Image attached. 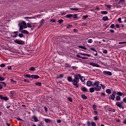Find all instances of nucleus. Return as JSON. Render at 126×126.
<instances>
[{
	"label": "nucleus",
	"instance_id": "09e8293b",
	"mask_svg": "<svg viewBox=\"0 0 126 126\" xmlns=\"http://www.w3.org/2000/svg\"><path fill=\"white\" fill-rule=\"evenodd\" d=\"M118 21H119V22L120 23H122V18H119L118 19Z\"/></svg>",
	"mask_w": 126,
	"mask_h": 126
},
{
	"label": "nucleus",
	"instance_id": "13d9d810",
	"mask_svg": "<svg viewBox=\"0 0 126 126\" xmlns=\"http://www.w3.org/2000/svg\"><path fill=\"white\" fill-rule=\"evenodd\" d=\"M50 21L51 22H53V23H56V20H55V19H51Z\"/></svg>",
	"mask_w": 126,
	"mask_h": 126
},
{
	"label": "nucleus",
	"instance_id": "0e129e2a",
	"mask_svg": "<svg viewBox=\"0 0 126 126\" xmlns=\"http://www.w3.org/2000/svg\"><path fill=\"white\" fill-rule=\"evenodd\" d=\"M0 67H4V66H5V64H4V63L1 64L0 65Z\"/></svg>",
	"mask_w": 126,
	"mask_h": 126
},
{
	"label": "nucleus",
	"instance_id": "423d86ee",
	"mask_svg": "<svg viewBox=\"0 0 126 126\" xmlns=\"http://www.w3.org/2000/svg\"><path fill=\"white\" fill-rule=\"evenodd\" d=\"M90 65H92V66H95V67H100V65L97 63H90Z\"/></svg>",
	"mask_w": 126,
	"mask_h": 126
},
{
	"label": "nucleus",
	"instance_id": "aec40b11",
	"mask_svg": "<svg viewBox=\"0 0 126 126\" xmlns=\"http://www.w3.org/2000/svg\"><path fill=\"white\" fill-rule=\"evenodd\" d=\"M94 91H95V88L92 87L90 88V92H91V93H93V92H94Z\"/></svg>",
	"mask_w": 126,
	"mask_h": 126
},
{
	"label": "nucleus",
	"instance_id": "bb28decb",
	"mask_svg": "<svg viewBox=\"0 0 126 126\" xmlns=\"http://www.w3.org/2000/svg\"><path fill=\"white\" fill-rule=\"evenodd\" d=\"M79 48H80L81 49H83V50H87V48L85 47L84 46H78Z\"/></svg>",
	"mask_w": 126,
	"mask_h": 126
},
{
	"label": "nucleus",
	"instance_id": "393cba45",
	"mask_svg": "<svg viewBox=\"0 0 126 126\" xmlns=\"http://www.w3.org/2000/svg\"><path fill=\"white\" fill-rule=\"evenodd\" d=\"M44 121L45 122V123H47V124H49V123H51V120L48 119H44Z\"/></svg>",
	"mask_w": 126,
	"mask_h": 126
},
{
	"label": "nucleus",
	"instance_id": "dca6fc26",
	"mask_svg": "<svg viewBox=\"0 0 126 126\" xmlns=\"http://www.w3.org/2000/svg\"><path fill=\"white\" fill-rule=\"evenodd\" d=\"M13 33L15 34V35L12 36L13 38H16V37L18 36L17 34H18V31L14 32Z\"/></svg>",
	"mask_w": 126,
	"mask_h": 126
},
{
	"label": "nucleus",
	"instance_id": "412c9836",
	"mask_svg": "<svg viewBox=\"0 0 126 126\" xmlns=\"http://www.w3.org/2000/svg\"><path fill=\"white\" fill-rule=\"evenodd\" d=\"M63 74H60L57 77V79H59V78H63Z\"/></svg>",
	"mask_w": 126,
	"mask_h": 126
},
{
	"label": "nucleus",
	"instance_id": "e433bc0d",
	"mask_svg": "<svg viewBox=\"0 0 126 126\" xmlns=\"http://www.w3.org/2000/svg\"><path fill=\"white\" fill-rule=\"evenodd\" d=\"M117 94L118 95V96H123V93H122L121 92H117Z\"/></svg>",
	"mask_w": 126,
	"mask_h": 126
},
{
	"label": "nucleus",
	"instance_id": "7c9ffc66",
	"mask_svg": "<svg viewBox=\"0 0 126 126\" xmlns=\"http://www.w3.org/2000/svg\"><path fill=\"white\" fill-rule=\"evenodd\" d=\"M88 124H89L90 125H91V126H96V124L93 122L91 123H90V122H89Z\"/></svg>",
	"mask_w": 126,
	"mask_h": 126
},
{
	"label": "nucleus",
	"instance_id": "c9c22d12",
	"mask_svg": "<svg viewBox=\"0 0 126 126\" xmlns=\"http://www.w3.org/2000/svg\"><path fill=\"white\" fill-rule=\"evenodd\" d=\"M35 84L38 86H41L42 85V83L41 82H36L35 83Z\"/></svg>",
	"mask_w": 126,
	"mask_h": 126
},
{
	"label": "nucleus",
	"instance_id": "5fc2aeb1",
	"mask_svg": "<svg viewBox=\"0 0 126 126\" xmlns=\"http://www.w3.org/2000/svg\"><path fill=\"white\" fill-rule=\"evenodd\" d=\"M110 112H113V113H115L116 112V110L114 109H111L110 110H109Z\"/></svg>",
	"mask_w": 126,
	"mask_h": 126
},
{
	"label": "nucleus",
	"instance_id": "bf43d9fd",
	"mask_svg": "<svg viewBox=\"0 0 126 126\" xmlns=\"http://www.w3.org/2000/svg\"><path fill=\"white\" fill-rule=\"evenodd\" d=\"M119 44L120 45H121V44H126V41L120 42H119Z\"/></svg>",
	"mask_w": 126,
	"mask_h": 126
},
{
	"label": "nucleus",
	"instance_id": "f8f14e48",
	"mask_svg": "<svg viewBox=\"0 0 126 126\" xmlns=\"http://www.w3.org/2000/svg\"><path fill=\"white\" fill-rule=\"evenodd\" d=\"M32 119L34 120V122H35V123H37V122H39V120H38V118L36 117V116H32Z\"/></svg>",
	"mask_w": 126,
	"mask_h": 126
},
{
	"label": "nucleus",
	"instance_id": "79ce46f5",
	"mask_svg": "<svg viewBox=\"0 0 126 126\" xmlns=\"http://www.w3.org/2000/svg\"><path fill=\"white\" fill-rule=\"evenodd\" d=\"M27 26L29 28H32V25L30 23H28L27 24Z\"/></svg>",
	"mask_w": 126,
	"mask_h": 126
},
{
	"label": "nucleus",
	"instance_id": "2eb2a0df",
	"mask_svg": "<svg viewBox=\"0 0 126 126\" xmlns=\"http://www.w3.org/2000/svg\"><path fill=\"white\" fill-rule=\"evenodd\" d=\"M80 79L82 82H84L85 80V78L84 76H81V74H80Z\"/></svg>",
	"mask_w": 126,
	"mask_h": 126
},
{
	"label": "nucleus",
	"instance_id": "c03bdc74",
	"mask_svg": "<svg viewBox=\"0 0 126 126\" xmlns=\"http://www.w3.org/2000/svg\"><path fill=\"white\" fill-rule=\"evenodd\" d=\"M93 108L94 110H96V109H97V106H96V105L93 104Z\"/></svg>",
	"mask_w": 126,
	"mask_h": 126
},
{
	"label": "nucleus",
	"instance_id": "69168bd1",
	"mask_svg": "<svg viewBox=\"0 0 126 126\" xmlns=\"http://www.w3.org/2000/svg\"><path fill=\"white\" fill-rule=\"evenodd\" d=\"M118 4H121L122 5H123V2H122V1L119 0V2H118Z\"/></svg>",
	"mask_w": 126,
	"mask_h": 126
},
{
	"label": "nucleus",
	"instance_id": "8fccbe9b",
	"mask_svg": "<svg viewBox=\"0 0 126 126\" xmlns=\"http://www.w3.org/2000/svg\"><path fill=\"white\" fill-rule=\"evenodd\" d=\"M110 28H112V29H114V28H115V24H112L110 26Z\"/></svg>",
	"mask_w": 126,
	"mask_h": 126
},
{
	"label": "nucleus",
	"instance_id": "6e6552de",
	"mask_svg": "<svg viewBox=\"0 0 126 126\" xmlns=\"http://www.w3.org/2000/svg\"><path fill=\"white\" fill-rule=\"evenodd\" d=\"M18 26L19 27V31H21L23 30V23H19L18 25Z\"/></svg>",
	"mask_w": 126,
	"mask_h": 126
},
{
	"label": "nucleus",
	"instance_id": "5701e85b",
	"mask_svg": "<svg viewBox=\"0 0 126 126\" xmlns=\"http://www.w3.org/2000/svg\"><path fill=\"white\" fill-rule=\"evenodd\" d=\"M21 33H23V34H29V32L26 30L22 31Z\"/></svg>",
	"mask_w": 126,
	"mask_h": 126
},
{
	"label": "nucleus",
	"instance_id": "4c0bfd02",
	"mask_svg": "<svg viewBox=\"0 0 126 126\" xmlns=\"http://www.w3.org/2000/svg\"><path fill=\"white\" fill-rule=\"evenodd\" d=\"M82 98H83V99H84V100H86V99H87V96H86L84 94H82Z\"/></svg>",
	"mask_w": 126,
	"mask_h": 126
},
{
	"label": "nucleus",
	"instance_id": "20e7f679",
	"mask_svg": "<svg viewBox=\"0 0 126 126\" xmlns=\"http://www.w3.org/2000/svg\"><path fill=\"white\" fill-rule=\"evenodd\" d=\"M104 75H109V76H112V72L108 71H103L102 72Z\"/></svg>",
	"mask_w": 126,
	"mask_h": 126
},
{
	"label": "nucleus",
	"instance_id": "37998d69",
	"mask_svg": "<svg viewBox=\"0 0 126 126\" xmlns=\"http://www.w3.org/2000/svg\"><path fill=\"white\" fill-rule=\"evenodd\" d=\"M18 36L19 37H20V38H22L23 36H24V34H23V33H19Z\"/></svg>",
	"mask_w": 126,
	"mask_h": 126
},
{
	"label": "nucleus",
	"instance_id": "9d476101",
	"mask_svg": "<svg viewBox=\"0 0 126 126\" xmlns=\"http://www.w3.org/2000/svg\"><path fill=\"white\" fill-rule=\"evenodd\" d=\"M87 86H89V87H91V86H93V82L90 81H89L87 82Z\"/></svg>",
	"mask_w": 126,
	"mask_h": 126
},
{
	"label": "nucleus",
	"instance_id": "f704fd0d",
	"mask_svg": "<svg viewBox=\"0 0 126 126\" xmlns=\"http://www.w3.org/2000/svg\"><path fill=\"white\" fill-rule=\"evenodd\" d=\"M66 17H67V18H71V17H72V14L66 15Z\"/></svg>",
	"mask_w": 126,
	"mask_h": 126
},
{
	"label": "nucleus",
	"instance_id": "c85d7f7f",
	"mask_svg": "<svg viewBox=\"0 0 126 126\" xmlns=\"http://www.w3.org/2000/svg\"><path fill=\"white\" fill-rule=\"evenodd\" d=\"M0 83L2 85L3 87H6V84L4 82H1Z\"/></svg>",
	"mask_w": 126,
	"mask_h": 126
},
{
	"label": "nucleus",
	"instance_id": "6ab92c4d",
	"mask_svg": "<svg viewBox=\"0 0 126 126\" xmlns=\"http://www.w3.org/2000/svg\"><path fill=\"white\" fill-rule=\"evenodd\" d=\"M36 68L34 67V66L31 67L29 68V70H30L31 71H35V69Z\"/></svg>",
	"mask_w": 126,
	"mask_h": 126
},
{
	"label": "nucleus",
	"instance_id": "cd10ccee",
	"mask_svg": "<svg viewBox=\"0 0 126 126\" xmlns=\"http://www.w3.org/2000/svg\"><path fill=\"white\" fill-rule=\"evenodd\" d=\"M116 101H121V96L117 95L116 96Z\"/></svg>",
	"mask_w": 126,
	"mask_h": 126
},
{
	"label": "nucleus",
	"instance_id": "2f4dec72",
	"mask_svg": "<svg viewBox=\"0 0 126 126\" xmlns=\"http://www.w3.org/2000/svg\"><path fill=\"white\" fill-rule=\"evenodd\" d=\"M32 18H35V17H24L25 19H32Z\"/></svg>",
	"mask_w": 126,
	"mask_h": 126
},
{
	"label": "nucleus",
	"instance_id": "4d7b16f0",
	"mask_svg": "<svg viewBox=\"0 0 126 126\" xmlns=\"http://www.w3.org/2000/svg\"><path fill=\"white\" fill-rule=\"evenodd\" d=\"M67 99L70 102H72V98L71 97H68Z\"/></svg>",
	"mask_w": 126,
	"mask_h": 126
},
{
	"label": "nucleus",
	"instance_id": "ddd939ff",
	"mask_svg": "<svg viewBox=\"0 0 126 126\" xmlns=\"http://www.w3.org/2000/svg\"><path fill=\"white\" fill-rule=\"evenodd\" d=\"M81 90H82V91H83V92H88V90H87V88H86V87H82L81 88Z\"/></svg>",
	"mask_w": 126,
	"mask_h": 126
},
{
	"label": "nucleus",
	"instance_id": "f257e3e1",
	"mask_svg": "<svg viewBox=\"0 0 126 126\" xmlns=\"http://www.w3.org/2000/svg\"><path fill=\"white\" fill-rule=\"evenodd\" d=\"M74 78L72 81V84L76 87V88H79V85H78V82H79V80L80 79V74L74 75Z\"/></svg>",
	"mask_w": 126,
	"mask_h": 126
},
{
	"label": "nucleus",
	"instance_id": "774afa93",
	"mask_svg": "<svg viewBox=\"0 0 126 126\" xmlns=\"http://www.w3.org/2000/svg\"><path fill=\"white\" fill-rule=\"evenodd\" d=\"M123 101H124L125 103H126V97H125L124 98H123Z\"/></svg>",
	"mask_w": 126,
	"mask_h": 126
},
{
	"label": "nucleus",
	"instance_id": "9b49d317",
	"mask_svg": "<svg viewBox=\"0 0 126 126\" xmlns=\"http://www.w3.org/2000/svg\"><path fill=\"white\" fill-rule=\"evenodd\" d=\"M31 78L32 79H38V78H39V76L37 75H32Z\"/></svg>",
	"mask_w": 126,
	"mask_h": 126
},
{
	"label": "nucleus",
	"instance_id": "4be33fe9",
	"mask_svg": "<svg viewBox=\"0 0 126 126\" xmlns=\"http://www.w3.org/2000/svg\"><path fill=\"white\" fill-rule=\"evenodd\" d=\"M80 54L82 56H86L87 57H91V55L86 54V53H80Z\"/></svg>",
	"mask_w": 126,
	"mask_h": 126
},
{
	"label": "nucleus",
	"instance_id": "a878e982",
	"mask_svg": "<svg viewBox=\"0 0 126 126\" xmlns=\"http://www.w3.org/2000/svg\"><path fill=\"white\" fill-rule=\"evenodd\" d=\"M23 29H26L27 28V25L26 24V23L25 22H23Z\"/></svg>",
	"mask_w": 126,
	"mask_h": 126
},
{
	"label": "nucleus",
	"instance_id": "de8ad7c7",
	"mask_svg": "<svg viewBox=\"0 0 126 126\" xmlns=\"http://www.w3.org/2000/svg\"><path fill=\"white\" fill-rule=\"evenodd\" d=\"M106 95V94H105V93H101L100 96H101V97H105V95Z\"/></svg>",
	"mask_w": 126,
	"mask_h": 126
},
{
	"label": "nucleus",
	"instance_id": "473e14b6",
	"mask_svg": "<svg viewBox=\"0 0 126 126\" xmlns=\"http://www.w3.org/2000/svg\"><path fill=\"white\" fill-rule=\"evenodd\" d=\"M106 93H108V94H111V91L108 89L106 90Z\"/></svg>",
	"mask_w": 126,
	"mask_h": 126
},
{
	"label": "nucleus",
	"instance_id": "ea45409f",
	"mask_svg": "<svg viewBox=\"0 0 126 126\" xmlns=\"http://www.w3.org/2000/svg\"><path fill=\"white\" fill-rule=\"evenodd\" d=\"M101 14H107L108 12L106 11H102L101 12Z\"/></svg>",
	"mask_w": 126,
	"mask_h": 126
},
{
	"label": "nucleus",
	"instance_id": "052dcab7",
	"mask_svg": "<svg viewBox=\"0 0 126 126\" xmlns=\"http://www.w3.org/2000/svg\"><path fill=\"white\" fill-rule=\"evenodd\" d=\"M94 121H98V117L95 116L94 117Z\"/></svg>",
	"mask_w": 126,
	"mask_h": 126
},
{
	"label": "nucleus",
	"instance_id": "39448f33",
	"mask_svg": "<svg viewBox=\"0 0 126 126\" xmlns=\"http://www.w3.org/2000/svg\"><path fill=\"white\" fill-rule=\"evenodd\" d=\"M44 23H45V20L42 19L39 22V25L38 26V28H40V27H42V26L44 25Z\"/></svg>",
	"mask_w": 126,
	"mask_h": 126
},
{
	"label": "nucleus",
	"instance_id": "49530a36",
	"mask_svg": "<svg viewBox=\"0 0 126 126\" xmlns=\"http://www.w3.org/2000/svg\"><path fill=\"white\" fill-rule=\"evenodd\" d=\"M86 18H88V16L87 15L83 16V19H86Z\"/></svg>",
	"mask_w": 126,
	"mask_h": 126
},
{
	"label": "nucleus",
	"instance_id": "72a5a7b5",
	"mask_svg": "<svg viewBox=\"0 0 126 126\" xmlns=\"http://www.w3.org/2000/svg\"><path fill=\"white\" fill-rule=\"evenodd\" d=\"M72 17L74 19H76L78 17L77 14H75L74 15H72Z\"/></svg>",
	"mask_w": 126,
	"mask_h": 126
},
{
	"label": "nucleus",
	"instance_id": "a211bd4d",
	"mask_svg": "<svg viewBox=\"0 0 126 126\" xmlns=\"http://www.w3.org/2000/svg\"><path fill=\"white\" fill-rule=\"evenodd\" d=\"M67 79L69 82H72V78L71 77H67Z\"/></svg>",
	"mask_w": 126,
	"mask_h": 126
},
{
	"label": "nucleus",
	"instance_id": "a18cd8bd",
	"mask_svg": "<svg viewBox=\"0 0 126 126\" xmlns=\"http://www.w3.org/2000/svg\"><path fill=\"white\" fill-rule=\"evenodd\" d=\"M10 81H11V83H12L13 84H15V83H16L15 81L13 80V79H11Z\"/></svg>",
	"mask_w": 126,
	"mask_h": 126
},
{
	"label": "nucleus",
	"instance_id": "6e6d98bb",
	"mask_svg": "<svg viewBox=\"0 0 126 126\" xmlns=\"http://www.w3.org/2000/svg\"><path fill=\"white\" fill-rule=\"evenodd\" d=\"M71 27H72V25H68L66 26L67 28H71Z\"/></svg>",
	"mask_w": 126,
	"mask_h": 126
},
{
	"label": "nucleus",
	"instance_id": "b1692460",
	"mask_svg": "<svg viewBox=\"0 0 126 126\" xmlns=\"http://www.w3.org/2000/svg\"><path fill=\"white\" fill-rule=\"evenodd\" d=\"M108 20L109 18H108L107 16H105L102 18V20H103V21H107Z\"/></svg>",
	"mask_w": 126,
	"mask_h": 126
},
{
	"label": "nucleus",
	"instance_id": "a19ab883",
	"mask_svg": "<svg viewBox=\"0 0 126 126\" xmlns=\"http://www.w3.org/2000/svg\"><path fill=\"white\" fill-rule=\"evenodd\" d=\"M90 49L91 50V51H93V52H96V49H95L93 47H90Z\"/></svg>",
	"mask_w": 126,
	"mask_h": 126
},
{
	"label": "nucleus",
	"instance_id": "864d4df0",
	"mask_svg": "<svg viewBox=\"0 0 126 126\" xmlns=\"http://www.w3.org/2000/svg\"><path fill=\"white\" fill-rule=\"evenodd\" d=\"M58 22H59V23H60L61 24V23H63V20H58Z\"/></svg>",
	"mask_w": 126,
	"mask_h": 126
},
{
	"label": "nucleus",
	"instance_id": "4468645a",
	"mask_svg": "<svg viewBox=\"0 0 126 126\" xmlns=\"http://www.w3.org/2000/svg\"><path fill=\"white\" fill-rule=\"evenodd\" d=\"M115 96L116 95L114 94H110V97L109 98H110L111 100H115Z\"/></svg>",
	"mask_w": 126,
	"mask_h": 126
},
{
	"label": "nucleus",
	"instance_id": "e2e57ef3",
	"mask_svg": "<svg viewBox=\"0 0 126 126\" xmlns=\"http://www.w3.org/2000/svg\"><path fill=\"white\" fill-rule=\"evenodd\" d=\"M8 70H11V69H12V68L11 67V66H8Z\"/></svg>",
	"mask_w": 126,
	"mask_h": 126
},
{
	"label": "nucleus",
	"instance_id": "0eeeda50",
	"mask_svg": "<svg viewBox=\"0 0 126 126\" xmlns=\"http://www.w3.org/2000/svg\"><path fill=\"white\" fill-rule=\"evenodd\" d=\"M116 105L119 108H124V106L122 105V102H116Z\"/></svg>",
	"mask_w": 126,
	"mask_h": 126
},
{
	"label": "nucleus",
	"instance_id": "1a4fd4ad",
	"mask_svg": "<svg viewBox=\"0 0 126 126\" xmlns=\"http://www.w3.org/2000/svg\"><path fill=\"white\" fill-rule=\"evenodd\" d=\"M0 99L1 100H4V101H7L8 98L7 97H4L2 95H0Z\"/></svg>",
	"mask_w": 126,
	"mask_h": 126
},
{
	"label": "nucleus",
	"instance_id": "680f3d73",
	"mask_svg": "<svg viewBox=\"0 0 126 126\" xmlns=\"http://www.w3.org/2000/svg\"><path fill=\"white\" fill-rule=\"evenodd\" d=\"M106 7H107V8H111L112 7V5H106Z\"/></svg>",
	"mask_w": 126,
	"mask_h": 126
},
{
	"label": "nucleus",
	"instance_id": "7ed1b4c3",
	"mask_svg": "<svg viewBox=\"0 0 126 126\" xmlns=\"http://www.w3.org/2000/svg\"><path fill=\"white\" fill-rule=\"evenodd\" d=\"M14 42L16 43V44H18V45H24V44H25L24 41L19 39H16L14 40Z\"/></svg>",
	"mask_w": 126,
	"mask_h": 126
},
{
	"label": "nucleus",
	"instance_id": "c756f323",
	"mask_svg": "<svg viewBox=\"0 0 126 126\" xmlns=\"http://www.w3.org/2000/svg\"><path fill=\"white\" fill-rule=\"evenodd\" d=\"M70 10H75V11H77L79 8H70Z\"/></svg>",
	"mask_w": 126,
	"mask_h": 126
},
{
	"label": "nucleus",
	"instance_id": "338daca9",
	"mask_svg": "<svg viewBox=\"0 0 126 126\" xmlns=\"http://www.w3.org/2000/svg\"><path fill=\"white\" fill-rule=\"evenodd\" d=\"M103 54H107L108 53V51L107 50H105L103 52Z\"/></svg>",
	"mask_w": 126,
	"mask_h": 126
},
{
	"label": "nucleus",
	"instance_id": "f03ea898",
	"mask_svg": "<svg viewBox=\"0 0 126 126\" xmlns=\"http://www.w3.org/2000/svg\"><path fill=\"white\" fill-rule=\"evenodd\" d=\"M94 86H95L94 89L95 91H100L101 90V86H100V82L97 81H94V83H93Z\"/></svg>",
	"mask_w": 126,
	"mask_h": 126
},
{
	"label": "nucleus",
	"instance_id": "58836bf2",
	"mask_svg": "<svg viewBox=\"0 0 126 126\" xmlns=\"http://www.w3.org/2000/svg\"><path fill=\"white\" fill-rule=\"evenodd\" d=\"M25 77H27L28 78H30L31 77V76L29 74H27L25 75Z\"/></svg>",
	"mask_w": 126,
	"mask_h": 126
},
{
	"label": "nucleus",
	"instance_id": "3c124183",
	"mask_svg": "<svg viewBox=\"0 0 126 126\" xmlns=\"http://www.w3.org/2000/svg\"><path fill=\"white\" fill-rule=\"evenodd\" d=\"M100 86H101V87H102V88L103 89H105V88H106V87H105L104 85H103V84H100Z\"/></svg>",
	"mask_w": 126,
	"mask_h": 126
},
{
	"label": "nucleus",
	"instance_id": "603ef678",
	"mask_svg": "<svg viewBox=\"0 0 126 126\" xmlns=\"http://www.w3.org/2000/svg\"><path fill=\"white\" fill-rule=\"evenodd\" d=\"M4 81V78L2 77H0V81Z\"/></svg>",
	"mask_w": 126,
	"mask_h": 126
},
{
	"label": "nucleus",
	"instance_id": "f3484780",
	"mask_svg": "<svg viewBox=\"0 0 126 126\" xmlns=\"http://www.w3.org/2000/svg\"><path fill=\"white\" fill-rule=\"evenodd\" d=\"M87 40H88V43H89L90 44L93 43V40L92 39H89V37H88Z\"/></svg>",
	"mask_w": 126,
	"mask_h": 126
}]
</instances>
